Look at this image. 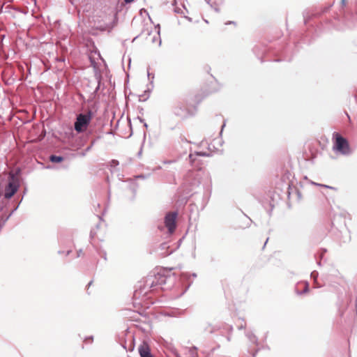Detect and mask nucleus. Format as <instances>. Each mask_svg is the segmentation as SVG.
<instances>
[{
	"instance_id": "f257e3e1",
	"label": "nucleus",
	"mask_w": 357,
	"mask_h": 357,
	"mask_svg": "<svg viewBox=\"0 0 357 357\" xmlns=\"http://www.w3.org/2000/svg\"><path fill=\"white\" fill-rule=\"evenodd\" d=\"M176 281V274L170 271L158 273L153 275H149L145 280V287L154 289L160 287L163 290L172 289Z\"/></svg>"
},
{
	"instance_id": "f03ea898",
	"label": "nucleus",
	"mask_w": 357,
	"mask_h": 357,
	"mask_svg": "<svg viewBox=\"0 0 357 357\" xmlns=\"http://www.w3.org/2000/svg\"><path fill=\"white\" fill-rule=\"evenodd\" d=\"M93 113L89 109L86 113H79L74 122V129L77 133L84 132L89 126Z\"/></svg>"
},
{
	"instance_id": "7ed1b4c3",
	"label": "nucleus",
	"mask_w": 357,
	"mask_h": 357,
	"mask_svg": "<svg viewBox=\"0 0 357 357\" xmlns=\"http://www.w3.org/2000/svg\"><path fill=\"white\" fill-rule=\"evenodd\" d=\"M335 139L333 149L343 155L349 153V146L347 140L337 132H334Z\"/></svg>"
},
{
	"instance_id": "20e7f679",
	"label": "nucleus",
	"mask_w": 357,
	"mask_h": 357,
	"mask_svg": "<svg viewBox=\"0 0 357 357\" xmlns=\"http://www.w3.org/2000/svg\"><path fill=\"white\" fill-rule=\"evenodd\" d=\"M177 215L178 213L174 211L167 213L165 217V225L171 234L173 233L176 229V219Z\"/></svg>"
},
{
	"instance_id": "39448f33",
	"label": "nucleus",
	"mask_w": 357,
	"mask_h": 357,
	"mask_svg": "<svg viewBox=\"0 0 357 357\" xmlns=\"http://www.w3.org/2000/svg\"><path fill=\"white\" fill-rule=\"evenodd\" d=\"M127 182V190L130 193V196L128 197V200L130 202H133L136 199L139 185L135 179H130L128 180Z\"/></svg>"
},
{
	"instance_id": "423d86ee",
	"label": "nucleus",
	"mask_w": 357,
	"mask_h": 357,
	"mask_svg": "<svg viewBox=\"0 0 357 357\" xmlns=\"http://www.w3.org/2000/svg\"><path fill=\"white\" fill-rule=\"evenodd\" d=\"M19 184L13 179L10 181L5 188L4 197L6 199H10L17 191Z\"/></svg>"
},
{
	"instance_id": "0eeeda50",
	"label": "nucleus",
	"mask_w": 357,
	"mask_h": 357,
	"mask_svg": "<svg viewBox=\"0 0 357 357\" xmlns=\"http://www.w3.org/2000/svg\"><path fill=\"white\" fill-rule=\"evenodd\" d=\"M222 328V326L220 324H212L211 323H205L203 326H202V328H203V331L205 332V333H215V331H219L220 328Z\"/></svg>"
},
{
	"instance_id": "6e6552de",
	"label": "nucleus",
	"mask_w": 357,
	"mask_h": 357,
	"mask_svg": "<svg viewBox=\"0 0 357 357\" xmlns=\"http://www.w3.org/2000/svg\"><path fill=\"white\" fill-rule=\"evenodd\" d=\"M138 351L140 357H150L153 355L151 352L149 346L145 342L139 347Z\"/></svg>"
},
{
	"instance_id": "1a4fd4ad",
	"label": "nucleus",
	"mask_w": 357,
	"mask_h": 357,
	"mask_svg": "<svg viewBox=\"0 0 357 357\" xmlns=\"http://www.w3.org/2000/svg\"><path fill=\"white\" fill-rule=\"evenodd\" d=\"M346 25L350 29H357V15L347 17L345 19Z\"/></svg>"
},
{
	"instance_id": "9d476101",
	"label": "nucleus",
	"mask_w": 357,
	"mask_h": 357,
	"mask_svg": "<svg viewBox=\"0 0 357 357\" xmlns=\"http://www.w3.org/2000/svg\"><path fill=\"white\" fill-rule=\"evenodd\" d=\"M174 114L177 116L184 118L189 114V112L185 107L177 106L174 108Z\"/></svg>"
},
{
	"instance_id": "9b49d317",
	"label": "nucleus",
	"mask_w": 357,
	"mask_h": 357,
	"mask_svg": "<svg viewBox=\"0 0 357 357\" xmlns=\"http://www.w3.org/2000/svg\"><path fill=\"white\" fill-rule=\"evenodd\" d=\"M245 335L250 342L258 345V338L252 331H247Z\"/></svg>"
},
{
	"instance_id": "f8f14e48",
	"label": "nucleus",
	"mask_w": 357,
	"mask_h": 357,
	"mask_svg": "<svg viewBox=\"0 0 357 357\" xmlns=\"http://www.w3.org/2000/svg\"><path fill=\"white\" fill-rule=\"evenodd\" d=\"M303 284L304 287L303 288L302 291H299L297 289H296V292L298 295H302L303 294H305L308 292L309 291V283L307 282H303L301 283H298V285Z\"/></svg>"
},
{
	"instance_id": "ddd939ff",
	"label": "nucleus",
	"mask_w": 357,
	"mask_h": 357,
	"mask_svg": "<svg viewBox=\"0 0 357 357\" xmlns=\"http://www.w3.org/2000/svg\"><path fill=\"white\" fill-rule=\"evenodd\" d=\"M49 159L52 163H60L63 161L64 158L61 155H51Z\"/></svg>"
},
{
	"instance_id": "4468645a",
	"label": "nucleus",
	"mask_w": 357,
	"mask_h": 357,
	"mask_svg": "<svg viewBox=\"0 0 357 357\" xmlns=\"http://www.w3.org/2000/svg\"><path fill=\"white\" fill-rule=\"evenodd\" d=\"M197 155H200V156H205L206 155V153H203V152H195L194 154L193 153H190L189 155H188V158L190 159V162L191 164H192L195 160V156Z\"/></svg>"
},
{
	"instance_id": "2eb2a0df",
	"label": "nucleus",
	"mask_w": 357,
	"mask_h": 357,
	"mask_svg": "<svg viewBox=\"0 0 357 357\" xmlns=\"http://www.w3.org/2000/svg\"><path fill=\"white\" fill-rule=\"evenodd\" d=\"M96 78L97 82H98V86H96V88L95 89V90L93 91V94H95V95L98 93V91L100 89L102 77L100 75H96Z\"/></svg>"
},
{
	"instance_id": "dca6fc26",
	"label": "nucleus",
	"mask_w": 357,
	"mask_h": 357,
	"mask_svg": "<svg viewBox=\"0 0 357 357\" xmlns=\"http://www.w3.org/2000/svg\"><path fill=\"white\" fill-rule=\"evenodd\" d=\"M191 275L188 273H182L181 274V280H183V281H186V282H188V280H190V278Z\"/></svg>"
},
{
	"instance_id": "f3484780",
	"label": "nucleus",
	"mask_w": 357,
	"mask_h": 357,
	"mask_svg": "<svg viewBox=\"0 0 357 357\" xmlns=\"http://www.w3.org/2000/svg\"><path fill=\"white\" fill-rule=\"evenodd\" d=\"M151 176V174H138L135 176V179H146Z\"/></svg>"
},
{
	"instance_id": "a211bd4d",
	"label": "nucleus",
	"mask_w": 357,
	"mask_h": 357,
	"mask_svg": "<svg viewBox=\"0 0 357 357\" xmlns=\"http://www.w3.org/2000/svg\"><path fill=\"white\" fill-rule=\"evenodd\" d=\"M119 165V162L117 160L113 159L109 162V167L111 168H114V167H117Z\"/></svg>"
},
{
	"instance_id": "6ab92c4d",
	"label": "nucleus",
	"mask_w": 357,
	"mask_h": 357,
	"mask_svg": "<svg viewBox=\"0 0 357 357\" xmlns=\"http://www.w3.org/2000/svg\"><path fill=\"white\" fill-rule=\"evenodd\" d=\"M318 275H319V273L317 271H313L311 274H310V277L311 278H312L314 280V282L317 281V278H318Z\"/></svg>"
},
{
	"instance_id": "aec40b11",
	"label": "nucleus",
	"mask_w": 357,
	"mask_h": 357,
	"mask_svg": "<svg viewBox=\"0 0 357 357\" xmlns=\"http://www.w3.org/2000/svg\"><path fill=\"white\" fill-rule=\"evenodd\" d=\"M98 254L100 255V257L105 260L107 261V252L105 250H99Z\"/></svg>"
},
{
	"instance_id": "412c9836",
	"label": "nucleus",
	"mask_w": 357,
	"mask_h": 357,
	"mask_svg": "<svg viewBox=\"0 0 357 357\" xmlns=\"http://www.w3.org/2000/svg\"><path fill=\"white\" fill-rule=\"evenodd\" d=\"M91 146H87L83 151H82L81 153H79V154L84 157L86 155V153L89 152V151H91Z\"/></svg>"
},
{
	"instance_id": "4be33fe9",
	"label": "nucleus",
	"mask_w": 357,
	"mask_h": 357,
	"mask_svg": "<svg viewBox=\"0 0 357 357\" xmlns=\"http://www.w3.org/2000/svg\"><path fill=\"white\" fill-rule=\"evenodd\" d=\"M146 93H147V91H144V94L142 95V96H140V97H139V100H140L145 101L149 98V91H148V94L147 95H146Z\"/></svg>"
},
{
	"instance_id": "5701e85b",
	"label": "nucleus",
	"mask_w": 357,
	"mask_h": 357,
	"mask_svg": "<svg viewBox=\"0 0 357 357\" xmlns=\"http://www.w3.org/2000/svg\"><path fill=\"white\" fill-rule=\"evenodd\" d=\"M312 183L313 185H319V186H322V187H324V188H326L335 189V188L331 187V186H329V185H327L319 184V183H314V182H312Z\"/></svg>"
},
{
	"instance_id": "b1692460",
	"label": "nucleus",
	"mask_w": 357,
	"mask_h": 357,
	"mask_svg": "<svg viewBox=\"0 0 357 357\" xmlns=\"http://www.w3.org/2000/svg\"><path fill=\"white\" fill-rule=\"evenodd\" d=\"M156 28H158V38L159 39V45H160L161 44V40H160V24H158L156 26Z\"/></svg>"
},
{
	"instance_id": "393cba45",
	"label": "nucleus",
	"mask_w": 357,
	"mask_h": 357,
	"mask_svg": "<svg viewBox=\"0 0 357 357\" xmlns=\"http://www.w3.org/2000/svg\"><path fill=\"white\" fill-rule=\"evenodd\" d=\"M174 12H175L176 13H178V14H182V13H183L182 10H181L180 8H178V7H176V8H174Z\"/></svg>"
},
{
	"instance_id": "a878e982",
	"label": "nucleus",
	"mask_w": 357,
	"mask_h": 357,
	"mask_svg": "<svg viewBox=\"0 0 357 357\" xmlns=\"http://www.w3.org/2000/svg\"><path fill=\"white\" fill-rule=\"evenodd\" d=\"M100 138V137H98L96 139H93L91 142V144L89 146H91V148L94 146L96 142L97 139H99Z\"/></svg>"
},
{
	"instance_id": "bb28decb",
	"label": "nucleus",
	"mask_w": 357,
	"mask_h": 357,
	"mask_svg": "<svg viewBox=\"0 0 357 357\" xmlns=\"http://www.w3.org/2000/svg\"><path fill=\"white\" fill-rule=\"evenodd\" d=\"M82 253V249L79 250L77 251V257H79Z\"/></svg>"
},
{
	"instance_id": "cd10ccee",
	"label": "nucleus",
	"mask_w": 357,
	"mask_h": 357,
	"mask_svg": "<svg viewBox=\"0 0 357 357\" xmlns=\"http://www.w3.org/2000/svg\"><path fill=\"white\" fill-rule=\"evenodd\" d=\"M18 208V206H17L10 213L9 216H10Z\"/></svg>"
},
{
	"instance_id": "c85d7f7f",
	"label": "nucleus",
	"mask_w": 357,
	"mask_h": 357,
	"mask_svg": "<svg viewBox=\"0 0 357 357\" xmlns=\"http://www.w3.org/2000/svg\"><path fill=\"white\" fill-rule=\"evenodd\" d=\"M135 0H124L125 3H132V1H134Z\"/></svg>"
},
{
	"instance_id": "c756f323",
	"label": "nucleus",
	"mask_w": 357,
	"mask_h": 357,
	"mask_svg": "<svg viewBox=\"0 0 357 357\" xmlns=\"http://www.w3.org/2000/svg\"><path fill=\"white\" fill-rule=\"evenodd\" d=\"M259 350V349H256L255 351L252 354L253 357H255V356L257 354Z\"/></svg>"
},
{
	"instance_id": "7c9ffc66",
	"label": "nucleus",
	"mask_w": 357,
	"mask_h": 357,
	"mask_svg": "<svg viewBox=\"0 0 357 357\" xmlns=\"http://www.w3.org/2000/svg\"><path fill=\"white\" fill-rule=\"evenodd\" d=\"M245 328V325H241V326H238V329H239V330L243 329V328Z\"/></svg>"
},
{
	"instance_id": "2f4dec72",
	"label": "nucleus",
	"mask_w": 357,
	"mask_h": 357,
	"mask_svg": "<svg viewBox=\"0 0 357 357\" xmlns=\"http://www.w3.org/2000/svg\"><path fill=\"white\" fill-rule=\"evenodd\" d=\"M86 340H91V341L93 340V336L91 335L86 337Z\"/></svg>"
},
{
	"instance_id": "473e14b6",
	"label": "nucleus",
	"mask_w": 357,
	"mask_h": 357,
	"mask_svg": "<svg viewBox=\"0 0 357 357\" xmlns=\"http://www.w3.org/2000/svg\"><path fill=\"white\" fill-rule=\"evenodd\" d=\"M326 252V249H323V250H322V253H321V257H323V255H324V253H325Z\"/></svg>"
},
{
	"instance_id": "72a5a7b5",
	"label": "nucleus",
	"mask_w": 357,
	"mask_h": 357,
	"mask_svg": "<svg viewBox=\"0 0 357 357\" xmlns=\"http://www.w3.org/2000/svg\"><path fill=\"white\" fill-rule=\"evenodd\" d=\"M346 0H341V3L342 6L345 5Z\"/></svg>"
},
{
	"instance_id": "f704fd0d",
	"label": "nucleus",
	"mask_w": 357,
	"mask_h": 357,
	"mask_svg": "<svg viewBox=\"0 0 357 357\" xmlns=\"http://www.w3.org/2000/svg\"><path fill=\"white\" fill-rule=\"evenodd\" d=\"M227 341H228V342H230V341H231V337H230V335H228V336L227 337Z\"/></svg>"
},
{
	"instance_id": "c9c22d12",
	"label": "nucleus",
	"mask_w": 357,
	"mask_h": 357,
	"mask_svg": "<svg viewBox=\"0 0 357 357\" xmlns=\"http://www.w3.org/2000/svg\"><path fill=\"white\" fill-rule=\"evenodd\" d=\"M161 246H162V248H166V247H167V244H166V243H162V244L161 245Z\"/></svg>"
},
{
	"instance_id": "e433bc0d",
	"label": "nucleus",
	"mask_w": 357,
	"mask_h": 357,
	"mask_svg": "<svg viewBox=\"0 0 357 357\" xmlns=\"http://www.w3.org/2000/svg\"><path fill=\"white\" fill-rule=\"evenodd\" d=\"M234 23V22L230 21V22H227L226 24H231Z\"/></svg>"
},
{
	"instance_id": "4c0bfd02",
	"label": "nucleus",
	"mask_w": 357,
	"mask_h": 357,
	"mask_svg": "<svg viewBox=\"0 0 357 357\" xmlns=\"http://www.w3.org/2000/svg\"><path fill=\"white\" fill-rule=\"evenodd\" d=\"M191 283H192V282H188V285H187V288H186V289L189 288V287L190 286Z\"/></svg>"
},
{
	"instance_id": "58836bf2",
	"label": "nucleus",
	"mask_w": 357,
	"mask_h": 357,
	"mask_svg": "<svg viewBox=\"0 0 357 357\" xmlns=\"http://www.w3.org/2000/svg\"><path fill=\"white\" fill-rule=\"evenodd\" d=\"M138 119H139V120L140 121V122H144V121L143 119H142V118H140V117H138Z\"/></svg>"
},
{
	"instance_id": "ea45409f",
	"label": "nucleus",
	"mask_w": 357,
	"mask_h": 357,
	"mask_svg": "<svg viewBox=\"0 0 357 357\" xmlns=\"http://www.w3.org/2000/svg\"><path fill=\"white\" fill-rule=\"evenodd\" d=\"M70 252H71V250H68V251L66 252V255H70Z\"/></svg>"
},
{
	"instance_id": "a19ab883",
	"label": "nucleus",
	"mask_w": 357,
	"mask_h": 357,
	"mask_svg": "<svg viewBox=\"0 0 357 357\" xmlns=\"http://www.w3.org/2000/svg\"><path fill=\"white\" fill-rule=\"evenodd\" d=\"M192 276L193 278H196V277H197V274H196V273H192Z\"/></svg>"
},
{
	"instance_id": "79ce46f5",
	"label": "nucleus",
	"mask_w": 357,
	"mask_h": 357,
	"mask_svg": "<svg viewBox=\"0 0 357 357\" xmlns=\"http://www.w3.org/2000/svg\"><path fill=\"white\" fill-rule=\"evenodd\" d=\"M144 127H146V128H147V127H148L147 123H144Z\"/></svg>"
},
{
	"instance_id": "37998d69",
	"label": "nucleus",
	"mask_w": 357,
	"mask_h": 357,
	"mask_svg": "<svg viewBox=\"0 0 357 357\" xmlns=\"http://www.w3.org/2000/svg\"><path fill=\"white\" fill-rule=\"evenodd\" d=\"M211 1V0H206V3H207L208 4H210V1Z\"/></svg>"
},
{
	"instance_id": "c03bdc74",
	"label": "nucleus",
	"mask_w": 357,
	"mask_h": 357,
	"mask_svg": "<svg viewBox=\"0 0 357 357\" xmlns=\"http://www.w3.org/2000/svg\"><path fill=\"white\" fill-rule=\"evenodd\" d=\"M233 330V327L231 326H229V331H231Z\"/></svg>"
},
{
	"instance_id": "a18cd8bd",
	"label": "nucleus",
	"mask_w": 357,
	"mask_h": 357,
	"mask_svg": "<svg viewBox=\"0 0 357 357\" xmlns=\"http://www.w3.org/2000/svg\"><path fill=\"white\" fill-rule=\"evenodd\" d=\"M215 11L218 12L219 9L218 8H215Z\"/></svg>"
},
{
	"instance_id": "49530a36",
	"label": "nucleus",
	"mask_w": 357,
	"mask_h": 357,
	"mask_svg": "<svg viewBox=\"0 0 357 357\" xmlns=\"http://www.w3.org/2000/svg\"><path fill=\"white\" fill-rule=\"evenodd\" d=\"M155 41V37H153V43H154Z\"/></svg>"
},
{
	"instance_id": "de8ad7c7",
	"label": "nucleus",
	"mask_w": 357,
	"mask_h": 357,
	"mask_svg": "<svg viewBox=\"0 0 357 357\" xmlns=\"http://www.w3.org/2000/svg\"><path fill=\"white\" fill-rule=\"evenodd\" d=\"M267 334H268V333H266V335H265V337H264V339H265V340H266V337H267Z\"/></svg>"
},
{
	"instance_id": "09e8293b",
	"label": "nucleus",
	"mask_w": 357,
	"mask_h": 357,
	"mask_svg": "<svg viewBox=\"0 0 357 357\" xmlns=\"http://www.w3.org/2000/svg\"><path fill=\"white\" fill-rule=\"evenodd\" d=\"M268 238H267V239L266 240V242H265V243H264V245H265L266 244V243L268 242Z\"/></svg>"
},
{
	"instance_id": "8fccbe9b",
	"label": "nucleus",
	"mask_w": 357,
	"mask_h": 357,
	"mask_svg": "<svg viewBox=\"0 0 357 357\" xmlns=\"http://www.w3.org/2000/svg\"><path fill=\"white\" fill-rule=\"evenodd\" d=\"M317 264H318L319 266H321V262H320V261L317 262Z\"/></svg>"
},
{
	"instance_id": "3c124183",
	"label": "nucleus",
	"mask_w": 357,
	"mask_h": 357,
	"mask_svg": "<svg viewBox=\"0 0 357 357\" xmlns=\"http://www.w3.org/2000/svg\"><path fill=\"white\" fill-rule=\"evenodd\" d=\"M92 283V281H90L89 283V285H91Z\"/></svg>"
},
{
	"instance_id": "603ef678",
	"label": "nucleus",
	"mask_w": 357,
	"mask_h": 357,
	"mask_svg": "<svg viewBox=\"0 0 357 357\" xmlns=\"http://www.w3.org/2000/svg\"><path fill=\"white\" fill-rule=\"evenodd\" d=\"M185 17L188 18L189 20H191V18L188 17Z\"/></svg>"
},
{
	"instance_id": "864d4df0",
	"label": "nucleus",
	"mask_w": 357,
	"mask_h": 357,
	"mask_svg": "<svg viewBox=\"0 0 357 357\" xmlns=\"http://www.w3.org/2000/svg\"><path fill=\"white\" fill-rule=\"evenodd\" d=\"M59 254H63V252L59 251Z\"/></svg>"
},
{
	"instance_id": "5fc2aeb1",
	"label": "nucleus",
	"mask_w": 357,
	"mask_h": 357,
	"mask_svg": "<svg viewBox=\"0 0 357 357\" xmlns=\"http://www.w3.org/2000/svg\"><path fill=\"white\" fill-rule=\"evenodd\" d=\"M355 98H356V100H357V96H355Z\"/></svg>"
}]
</instances>
